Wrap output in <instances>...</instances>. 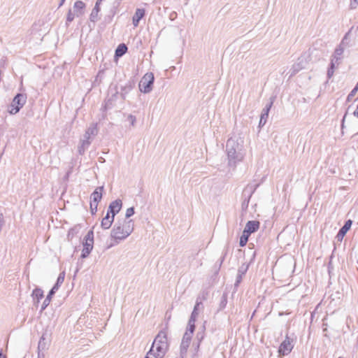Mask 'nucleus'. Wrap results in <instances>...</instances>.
Masks as SVG:
<instances>
[{"mask_svg":"<svg viewBox=\"0 0 358 358\" xmlns=\"http://www.w3.org/2000/svg\"><path fill=\"white\" fill-rule=\"evenodd\" d=\"M293 347L294 345L292 343V340L288 336H286L285 339L279 347L278 352L280 355H287L292 351Z\"/></svg>","mask_w":358,"mask_h":358,"instance_id":"nucleus-10","label":"nucleus"},{"mask_svg":"<svg viewBox=\"0 0 358 358\" xmlns=\"http://www.w3.org/2000/svg\"><path fill=\"white\" fill-rule=\"evenodd\" d=\"M65 0H61L60 3H59V6H62L63 3H64Z\"/></svg>","mask_w":358,"mask_h":358,"instance_id":"nucleus-44","label":"nucleus"},{"mask_svg":"<svg viewBox=\"0 0 358 358\" xmlns=\"http://www.w3.org/2000/svg\"><path fill=\"white\" fill-rule=\"evenodd\" d=\"M338 66V65L332 66V63L330 62V66L327 71V76L329 78H331L334 75V69Z\"/></svg>","mask_w":358,"mask_h":358,"instance_id":"nucleus-34","label":"nucleus"},{"mask_svg":"<svg viewBox=\"0 0 358 358\" xmlns=\"http://www.w3.org/2000/svg\"><path fill=\"white\" fill-rule=\"evenodd\" d=\"M196 320V317L190 316L189 322H188V324L189 325H190V324L195 325Z\"/></svg>","mask_w":358,"mask_h":358,"instance_id":"nucleus-43","label":"nucleus"},{"mask_svg":"<svg viewBox=\"0 0 358 358\" xmlns=\"http://www.w3.org/2000/svg\"><path fill=\"white\" fill-rule=\"evenodd\" d=\"M356 86L358 87V81H357V83L356 84Z\"/></svg>","mask_w":358,"mask_h":358,"instance_id":"nucleus-48","label":"nucleus"},{"mask_svg":"<svg viewBox=\"0 0 358 358\" xmlns=\"http://www.w3.org/2000/svg\"><path fill=\"white\" fill-rule=\"evenodd\" d=\"M64 278H65V272L64 271H62L59 274V276L57 279V283L62 285V284L64 282Z\"/></svg>","mask_w":358,"mask_h":358,"instance_id":"nucleus-33","label":"nucleus"},{"mask_svg":"<svg viewBox=\"0 0 358 358\" xmlns=\"http://www.w3.org/2000/svg\"><path fill=\"white\" fill-rule=\"evenodd\" d=\"M357 90H358V87L355 85L354 89L348 94V98H347L348 101H350L352 99V97H353L355 95V94L357 93Z\"/></svg>","mask_w":358,"mask_h":358,"instance_id":"nucleus-37","label":"nucleus"},{"mask_svg":"<svg viewBox=\"0 0 358 358\" xmlns=\"http://www.w3.org/2000/svg\"><path fill=\"white\" fill-rule=\"evenodd\" d=\"M114 217H115L112 215L110 216V214L107 213L106 215L101 220V227L104 229H109L114 221Z\"/></svg>","mask_w":358,"mask_h":358,"instance_id":"nucleus-21","label":"nucleus"},{"mask_svg":"<svg viewBox=\"0 0 358 358\" xmlns=\"http://www.w3.org/2000/svg\"><path fill=\"white\" fill-rule=\"evenodd\" d=\"M192 336L190 335V333H185L182 337L180 344V355L182 358L187 353V349L191 343Z\"/></svg>","mask_w":358,"mask_h":358,"instance_id":"nucleus-12","label":"nucleus"},{"mask_svg":"<svg viewBox=\"0 0 358 358\" xmlns=\"http://www.w3.org/2000/svg\"><path fill=\"white\" fill-rule=\"evenodd\" d=\"M61 285L57 284V282L55 284V285L52 287V288L50 291V295H54L55 292L59 289V287Z\"/></svg>","mask_w":358,"mask_h":358,"instance_id":"nucleus-38","label":"nucleus"},{"mask_svg":"<svg viewBox=\"0 0 358 358\" xmlns=\"http://www.w3.org/2000/svg\"><path fill=\"white\" fill-rule=\"evenodd\" d=\"M304 67H305V66H304L303 59L301 58H299L298 61L292 65V66L289 71V73H290L289 77L294 76L301 69H304Z\"/></svg>","mask_w":358,"mask_h":358,"instance_id":"nucleus-16","label":"nucleus"},{"mask_svg":"<svg viewBox=\"0 0 358 358\" xmlns=\"http://www.w3.org/2000/svg\"><path fill=\"white\" fill-rule=\"evenodd\" d=\"M352 224V221L351 220H347L344 225L340 229L338 234L337 238L338 240L342 239L343 236L346 234L348 231L350 229Z\"/></svg>","mask_w":358,"mask_h":358,"instance_id":"nucleus-18","label":"nucleus"},{"mask_svg":"<svg viewBox=\"0 0 358 358\" xmlns=\"http://www.w3.org/2000/svg\"><path fill=\"white\" fill-rule=\"evenodd\" d=\"M204 338V330L201 331H198L196 334V339L199 341V344L201 342V341Z\"/></svg>","mask_w":358,"mask_h":358,"instance_id":"nucleus-36","label":"nucleus"},{"mask_svg":"<svg viewBox=\"0 0 358 358\" xmlns=\"http://www.w3.org/2000/svg\"><path fill=\"white\" fill-rule=\"evenodd\" d=\"M97 206H98L97 203H96L95 205H92V201L90 202V208H91L92 214H94L96 212Z\"/></svg>","mask_w":358,"mask_h":358,"instance_id":"nucleus-42","label":"nucleus"},{"mask_svg":"<svg viewBox=\"0 0 358 358\" xmlns=\"http://www.w3.org/2000/svg\"><path fill=\"white\" fill-rule=\"evenodd\" d=\"M38 348L39 352L45 350L46 348V342H45V338L44 337V335H43L39 340Z\"/></svg>","mask_w":358,"mask_h":358,"instance_id":"nucleus-29","label":"nucleus"},{"mask_svg":"<svg viewBox=\"0 0 358 358\" xmlns=\"http://www.w3.org/2000/svg\"><path fill=\"white\" fill-rule=\"evenodd\" d=\"M259 227V222L256 220L248 221L244 229L245 233L251 234L258 230Z\"/></svg>","mask_w":358,"mask_h":358,"instance_id":"nucleus-15","label":"nucleus"},{"mask_svg":"<svg viewBox=\"0 0 358 358\" xmlns=\"http://www.w3.org/2000/svg\"><path fill=\"white\" fill-rule=\"evenodd\" d=\"M27 96L24 94H17L13 99L11 104L8 107V113L14 115L18 113L25 104Z\"/></svg>","mask_w":358,"mask_h":358,"instance_id":"nucleus-5","label":"nucleus"},{"mask_svg":"<svg viewBox=\"0 0 358 358\" xmlns=\"http://www.w3.org/2000/svg\"><path fill=\"white\" fill-rule=\"evenodd\" d=\"M122 205V203L120 199H116L112 201L108 206L107 213L111 214L112 216L115 217V215L121 210Z\"/></svg>","mask_w":358,"mask_h":358,"instance_id":"nucleus-13","label":"nucleus"},{"mask_svg":"<svg viewBox=\"0 0 358 358\" xmlns=\"http://www.w3.org/2000/svg\"><path fill=\"white\" fill-rule=\"evenodd\" d=\"M127 51V47L125 44L121 43L120 44L117 49L115 50V56L116 57H122L124 55Z\"/></svg>","mask_w":358,"mask_h":358,"instance_id":"nucleus-22","label":"nucleus"},{"mask_svg":"<svg viewBox=\"0 0 358 358\" xmlns=\"http://www.w3.org/2000/svg\"><path fill=\"white\" fill-rule=\"evenodd\" d=\"M274 99H275L274 97H271L270 99V102L268 103H267L266 105V106L263 108L261 116H260V120L259 122V127H263L266 124L268 117V113L273 106Z\"/></svg>","mask_w":358,"mask_h":358,"instance_id":"nucleus-9","label":"nucleus"},{"mask_svg":"<svg viewBox=\"0 0 358 358\" xmlns=\"http://www.w3.org/2000/svg\"><path fill=\"white\" fill-rule=\"evenodd\" d=\"M227 294H223L222 297H221V299H220V304H219V308H218V310H222L223 309H224L227 306Z\"/></svg>","mask_w":358,"mask_h":358,"instance_id":"nucleus-25","label":"nucleus"},{"mask_svg":"<svg viewBox=\"0 0 358 358\" xmlns=\"http://www.w3.org/2000/svg\"><path fill=\"white\" fill-rule=\"evenodd\" d=\"M0 358H6L4 355H3L2 352L0 351Z\"/></svg>","mask_w":358,"mask_h":358,"instance_id":"nucleus-45","label":"nucleus"},{"mask_svg":"<svg viewBox=\"0 0 358 358\" xmlns=\"http://www.w3.org/2000/svg\"><path fill=\"white\" fill-rule=\"evenodd\" d=\"M345 115H344V117H343V120H342V122H343H343H344V120H345Z\"/></svg>","mask_w":358,"mask_h":358,"instance_id":"nucleus-47","label":"nucleus"},{"mask_svg":"<svg viewBox=\"0 0 358 358\" xmlns=\"http://www.w3.org/2000/svg\"><path fill=\"white\" fill-rule=\"evenodd\" d=\"M195 329V325L188 324L187 329L185 333H190V335L192 336Z\"/></svg>","mask_w":358,"mask_h":358,"instance_id":"nucleus-40","label":"nucleus"},{"mask_svg":"<svg viewBox=\"0 0 358 358\" xmlns=\"http://www.w3.org/2000/svg\"><path fill=\"white\" fill-rule=\"evenodd\" d=\"M85 4L82 1H76L73 5V12L76 13V17H80L84 13Z\"/></svg>","mask_w":358,"mask_h":358,"instance_id":"nucleus-20","label":"nucleus"},{"mask_svg":"<svg viewBox=\"0 0 358 358\" xmlns=\"http://www.w3.org/2000/svg\"><path fill=\"white\" fill-rule=\"evenodd\" d=\"M133 230L134 222L132 220H117L110 231V236L117 244L120 241L126 239Z\"/></svg>","mask_w":358,"mask_h":358,"instance_id":"nucleus-3","label":"nucleus"},{"mask_svg":"<svg viewBox=\"0 0 358 358\" xmlns=\"http://www.w3.org/2000/svg\"><path fill=\"white\" fill-rule=\"evenodd\" d=\"M226 153L228 166L236 168L238 164L243 162L246 155L243 139L236 136L229 138L226 143Z\"/></svg>","mask_w":358,"mask_h":358,"instance_id":"nucleus-1","label":"nucleus"},{"mask_svg":"<svg viewBox=\"0 0 358 358\" xmlns=\"http://www.w3.org/2000/svg\"><path fill=\"white\" fill-rule=\"evenodd\" d=\"M168 349L167 334L165 330H162L156 336L145 358H164Z\"/></svg>","mask_w":358,"mask_h":358,"instance_id":"nucleus-2","label":"nucleus"},{"mask_svg":"<svg viewBox=\"0 0 358 358\" xmlns=\"http://www.w3.org/2000/svg\"><path fill=\"white\" fill-rule=\"evenodd\" d=\"M80 226H75L74 227L69 229L67 238L69 241H71L74 236H76L80 231Z\"/></svg>","mask_w":358,"mask_h":358,"instance_id":"nucleus-23","label":"nucleus"},{"mask_svg":"<svg viewBox=\"0 0 358 358\" xmlns=\"http://www.w3.org/2000/svg\"><path fill=\"white\" fill-rule=\"evenodd\" d=\"M145 13V11L143 8H137L136 10V12L132 18V23L135 27L138 25L140 20L143 17Z\"/></svg>","mask_w":358,"mask_h":358,"instance_id":"nucleus-17","label":"nucleus"},{"mask_svg":"<svg viewBox=\"0 0 358 358\" xmlns=\"http://www.w3.org/2000/svg\"><path fill=\"white\" fill-rule=\"evenodd\" d=\"M31 296L33 297L34 304L37 307L40 300L43 298V291L41 288H36L33 290Z\"/></svg>","mask_w":358,"mask_h":358,"instance_id":"nucleus-19","label":"nucleus"},{"mask_svg":"<svg viewBox=\"0 0 358 358\" xmlns=\"http://www.w3.org/2000/svg\"><path fill=\"white\" fill-rule=\"evenodd\" d=\"M248 204H249V199H245L242 202V205H241L242 210H245L248 208Z\"/></svg>","mask_w":358,"mask_h":358,"instance_id":"nucleus-41","label":"nucleus"},{"mask_svg":"<svg viewBox=\"0 0 358 358\" xmlns=\"http://www.w3.org/2000/svg\"><path fill=\"white\" fill-rule=\"evenodd\" d=\"M98 134V129L96 124H92L85 131L83 138L80 139V145L78 146V151L80 155H83L85 150L89 148L91 144L92 139Z\"/></svg>","mask_w":358,"mask_h":358,"instance_id":"nucleus-4","label":"nucleus"},{"mask_svg":"<svg viewBox=\"0 0 358 358\" xmlns=\"http://www.w3.org/2000/svg\"><path fill=\"white\" fill-rule=\"evenodd\" d=\"M75 17H76V13H74L71 10H69L67 13L66 22H72L74 20Z\"/></svg>","mask_w":358,"mask_h":358,"instance_id":"nucleus-31","label":"nucleus"},{"mask_svg":"<svg viewBox=\"0 0 358 358\" xmlns=\"http://www.w3.org/2000/svg\"><path fill=\"white\" fill-rule=\"evenodd\" d=\"M358 6V0H350V8L355 9Z\"/></svg>","mask_w":358,"mask_h":358,"instance_id":"nucleus-39","label":"nucleus"},{"mask_svg":"<svg viewBox=\"0 0 358 358\" xmlns=\"http://www.w3.org/2000/svg\"><path fill=\"white\" fill-rule=\"evenodd\" d=\"M245 271H246V269H245V270H242L241 268L238 269V275L236 276V282H235V286H238V284L241 282V281L242 280V276L245 274Z\"/></svg>","mask_w":358,"mask_h":358,"instance_id":"nucleus-30","label":"nucleus"},{"mask_svg":"<svg viewBox=\"0 0 358 358\" xmlns=\"http://www.w3.org/2000/svg\"><path fill=\"white\" fill-rule=\"evenodd\" d=\"M99 12V1H96L94 8H93L90 14V20L95 22L97 20L98 13Z\"/></svg>","mask_w":358,"mask_h":358,"instance_id":"nucleus-24","label":"nucleus"},{"mask_svg":"<svg viewBox=\"0 0 358 358\" xmlns=\"http://www.w3.org/2000/svg\"><path fill=\"white\" fill-rule=\"evenodd\" d=\"M154 74L152 73H147L141 78L138 87L141 92L148 94L152 90V85L154 83Z\"/></svg>","mask_w":358,"mask_h":358,"instance_id":"nucleus-6","label":"nucleus"},{"mask_svg":"<svg viewBox=\"0 0 358 358\" xmlns=\"http://www.w3.org/2000/svg\"><path fill=\"white\" fill-rule=\"evenodd\" d=\"M134 214V208L131 207L127 208L125 214V217L124 219L128 220L130 217H131Z\"/></svg>","mask_w":358,"mask_h":358,"instance_id":"nucleus-32","label":"nucleus"},{"mask_svg":"<svg viewBox=\"0 0 358 358\" xmlns=\"http://www.w3.org/2000/svg\"><path fill=\"white\" fill-rule=\"evenodd\" d=\"M249 236L250 234L245 233L244 231H243V234L241 235L239 241L240 246L243 247L247 244Z\"/></svg>","mask_w":358,"mask_h":358,"instance_id":"nucleus-28","label":"nucleus"},{"mask_svg":"<svg viewBox=\"0 0 358 358\" xmlns=\"http://www.w3.org/2000/svg\"><path fill=\"white\" fill-rule=\"evenodd\" d=\"M52 296L53 295H50V292L48 293V296H46V298L45 299V300L43 301V302L41 305V310H40L41 312H43L48 306V305L50 304V303L51 301V299H52Z\"/></svg>","mask_w":358,"mask_h":358,"instance_id":"nucleus-26","label":"nucleus"},{"mask_svg":"<svg viewBox=\"0 0 358 358\" xmlns=\"http://www.w3.org/2000/svg\"><path fill=\"white\" fill-rule=\"evenodd\" d=\"M348 34H346V35L345 36L344 38L343 39L341 43L336 48V50L334 52V55H332V57L331 59V63H332V66H334V65L338 66L339 64L341 63L342 56L344 52V48L343 45L344 44V40L347 38Z\"/></svg>","mask_w":358,"mask_h":358,"instance_id":"nucleus-8","label":"nucleus"},{"mask_svg":"<svg viewBox=\"0 0 358 358\" xmlns=\"http://www.w3.org/2000/svg\"><path fill=\"white\" fill-rule=\"evenodd\" d=\"M134 83L131 80H129L124 85L120 86V91H117V94H120L122 99H125L129 92L134 88Z\"/></svg>","mask_w":358,"mask_h":358,"instance_id":"nucleus-11","label":"nucleus"},{"mask_svg":"<svg viewBox=\"0 0 358 358\" xmlns=\"http://www.w3.org/2000/svg\"><path fill=\"white\" fill-rule=\"evenodd\" d=\"M103 191V187H98L92 193L90 196L91 201L92 202V205L98 204L99 201H101L102 198V193Z\"/></svg>","mask_w":358,"mask_h":358,"instance_id":"nucleus-14","label":"nucleus"},{"mask_svg":"<svg viewBox=\"0 0 358 358\" xmlns=\"http://www.w3.org/2000/svg\"><path fill=\"white\" fill-rule=\"evenodd\" d=\"M102 73H103V72L99 71V73H98V75H97V78H98V77H99V76H101V75Z\"/></svg>","mask_w":358,"mask_h":358,"instance_id":"nucleus-46","label":"nucleus"},{"mask_svg":"<svg viewBox=\"0 0 358 358\" xmlns=\"http://www.w3.org/2000/svg\"><path fill=\"white\" fill-rule=\"evenodd\" d=\"M201 304V301H199V299L198 298L196 301V304L194 307L193 311L192 312L191 316L194 317H196L199 315V306Z\"/></svg>","mask_w":358,"mask_h":358,"instance_id":"nucleus-27","label":"nucleus"},{"mask_svg":"<svg viewBox=\"0 0 358 358\" xmlns=\"http://www.w3.org/2000/svg\"><path fill=\"white\" fill-rule=\"evenodd\" d=\"M94 244V232L90 230L85 236V241L83 242V248L80 257L83 259L86 258L93 249Z\"/></svg>","mask_w":358,"mask_h":358,"instance_id":"nucleus-7","label":"nucleus"},{"mask_svg":"<svg viewBox=\"0 0 358 358\" xmlns=\"http://www.w3.org/2000/svg\"><path fill=\"white\" fill-rule=\"evenodd\" d=\"M127 120L129 122L131 126H132V127L135 126V124L136 122V118L134 115H131V114L129 115L127 117Z\"/></svg>","mask_w":358,"mask_h":358,"instance_id":"nucleus-35","label":"nucleus"}]
</instances>
